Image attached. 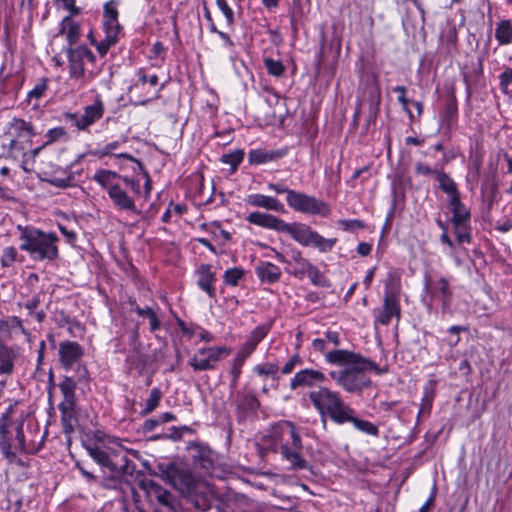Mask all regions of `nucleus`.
<instances>
[{"label": "nucleus", "mask_w": 512, "mask_h": 512, "mask_svg": "<svg viewBox=\"0 0 512 512\" xmlns=\"http://www.w3.org/2000/svg\"><path fill=\"white\" fill-rule=\"evenodd\" d=\"M245 219L250 224L286 233L300 245L316 248L321 253L330 252L337 242V238H324L305 223H286L283 219L269 213L254 211Z\"/></svg>", "instance_id": "obj_1"}, {"label": "nucleus", "mask_w": 512, "mask_h": 512, "mask_svg": "<svg viewBox=\"0 0 512 512\" xmlns=\"http://www.w3.org/2000/svg\"><path fill=\"white\" fill-rule=\"evenodd\" d=\"M271 444L268 449L279 452L282 459L289 464L293 471L311 469L303 457V443L296 425L287 420H281L271 425L268 431Z\"/></svg>", "instance_id": "obj_2"}, {"label": "nucleus", "mask_w": 512, "mask_h": 512, "mask_svg": "<svg viewBox=\"0 0 512 512\" xmlns=\"http://www.w3.org/2000/svg\"><path fill=\"white\" fill-rule=\"evenodd\" d=\"M93 180L107 191L116 209L141 215V210L137 209L134 198L127 191L129 189L135 195H140L141 188L138 179L122 176L112 170L99 169L94 174Z\"/></svg>", "instance_id": "obj_3"}, {"label": "nucleus", "mask_w": 512, "mask_h": 512, "mask_svg": "<svg viewBox=\"0 0 512 512\" xmlns=\"http://www.w3.org/2000/svg\"><path fill=\"white\" fill-rule=\"evenodd\" d=\"M20 250L28 253L35 262H54L59 259V237L54 232H45L32 225H18Z\"/></svg>", "instance_id": "obj_4"}, {"label": "nucleus", "mask_w": 512, "mask_h": 512, "mask_svg": "<svg viewBox=\"0 0 512 512\" xmlns=\"http://www.w3.org/2000/svg\"><path fill=\"white\" fill-rule=\"evenodd\" d=\"M367 371L382 374L386 370L379 369L377 364L369 359V364L350 365V367L330 371L328 375L345 392L361 395L365 390L372 387V381L367 375Z\"/></svg>", "instance_id": "obj_5"}, {"label": "nucleus", "mask_w": 512, "mask_h": 512, "mask_svg": "<svg viewBox=\"0 0 512 512\" xmlns=\"http://www.w3.org/2000/svg\"><path fill=\"white\" fill-rule=\"evenodd\" d=\"M89 456L101 467V486L107 489H116L121 485L122 477L128 473L132 463L127 457H123L122 465L115 463L109 453L97 444L84 445Z\"/></svg>", "instance_id": "obj_6"}, {"label": "nucleus", "mask_w": 512, "mask_h": 512, "mask_svg": "<svg viewBox=\"0 0 512 512\" xmlns=\"http://www.w3.org/2000/svg\"><path fill=\"white\" fill-rule=\"evenodd\" d=\"M308 398L323 419L329 417L338 425H341V419L350 407L339 392L325 386L309 391Z\"/></svg>", "instance_id": "obj_7"}, {"label": "nucleus", "mask_w": 512, "mask_h": 512, "mask_svg": "<svg viewBox=\"0 0 512 512\" xmlns=\"http://www.w3.org/2000/svg\"><path fill=\"white\" fill-rule=\"evenodd\" d=\"M399 293V277H396L393 273H388L382 306L373 310L375 325L388 326L393 318L396 319L397 324L399 323L402 317Z\"/></svg>", "instance_id": "obj_8"}, {"label": "nucleus", "mask_w": 512, "mask_h": 512, "mask_svg": "<svg viewBox=\"0 0 512 512\" xmlns=\"http://www.w3.org/2000/svg\"><path fill=\"white\" fill-rule=\"evenodd\" d=\"M157 467L162 476L182 494L192 496L201 486L189 469L175 462L159 463Z\"/></svg>", "instance_id": "obj_9"}, {"label": "nucleus", "mask_w": 512, "mask_h": 512, "mask_svg": "<svg viewBox=\"0 0 512 512\" xmlns=\"http://www.w3.org/2000/svg\"><path fill=\"white\" fill-rule=\"evenodd\" d=\"M59 389L63 400L59 403L58 409L61 414V424L65 434L74 432V421H76V381L70 376H64L59 383Z\"/></svg>", "instance_id": "obj_10"}, {"label": "nucleus", "mask_w": 512, "mask_h": 512, "mask_svg": "<svg viewBox=\"0 0 512 512\" xmlns=\"http://www.w3.org/2000/svg\"><path fill=\"white\" fill-rule=\"evenodd\" d=\"M118 2L116 0H110L103 6V27L105 31V37L97 44V51L101 57H104L109 49L116 45L119 40V34L122 30L121 25L118 21Z\"/></svg>", "instance_id": "obj_11"}, {"label": "nucleus", "mask_w": 512, "mask_h": 512, "mask_svg": "<svg viewBox=\"0 0 512 512\" xmlns=\"http://www.w3.org/2000/svg\"><path fill=\"white\" fill-rule=\"evenodd\" d=\"M286 202L292 210L303 214L321 217L331 214V207L327 202L296 190L286 197Z\"/></svg>", "instance_id": "obj_12"}, {"label": "nucleus", "mask_w": 512, "mask_h": 512, "mask_svg": "<svg viewBox=\"0 0 512 512\" xmlns=\"http://www.w3.org/2000/svg\"><path fill=\"white\" fill-rule=\"evenodd\" d=\"M149 501L156 503V512H179L180 506L176 498L154 480L143 482Z\"/></svg>", "instance_id": "obj_13"}, {"label": "nucleus", "mask_w": 512, "mask_h": 512, "mask_svg": "<svg viewBox=\"0 0 512 512\" xmlns=\"http://www.w3.org/2000/svg\"><path fill=\"white\" fill-rule=\"evenodd\" d=\"M451 212L450 223L458 244L472 242L471 211L465 204L449 208Z\"/></svg>", "instance_id": "obj_14"}, {"label": "nucleus", "mask_w": 512, "mask_h": 512, "mask_svg": "<svg viewBox=\"0 0 512 512\" xmlns=\"http://www.w3.org/2000/svg\"><path fill=\"white\" fill-rule=\"evenodd\" d=\"M236 407V419L239 424L247 420H253L257 417V411L260 407V401L256 394L244 387L236 393L234 400Z\"/></svg>", "instance_id": "obj_15"}, {"label": "nucleus", "mask_w": 512, "mask_h": 512, "mask_svg": "<svg viewBox=\"0 0 512 512\" xmlns=\"http://www.w3.org/2000/svg\"><path fill=\"white\" fill-rule=\"evenodd\" d=\"M68 58L69 75L72 79H80L85 75L84 61L95 63L96 56L86 45L65 48Z\"/></svg>", "instance_id": "obj_16"}, {"label": "nucleus", "mask_w": 512, "mask_h": 512, "mask_svg": "<svg viewBox=\"0 0 512 512\" xmlns=\"http://www.w3.org/2000/svg\"><path fill=\"white\" fill-rule=\"evenodd\" d=\"M231 349L227 347H203L189 360L188 364L195 371H207L215 368L222 355H229Z\"/></svg>", "instance_id": "obj_17"}, {"label": "nucleus", "mask_w": 512, "mask_h": 512, "mask_svg": "<svg viewBox=\"0 0 512 512\" xmlns=\"http://www.w3.org/2000/svg\"><path fill=\"white\" fill-rule=\"evenodd\" d=\"M187 449L190 451L192 463L195 468L211 473L217 464V454L204 443H190Z\"/></svg>", "instance_id": "obj_18"}, {"label": "nucleus", "mask_w": 512, "mask_h": 512, "mask_svg": "<svg viewBox=\"0 0 512 512\" xmlns=\"http://www.w3.org/2000/svg\"><path fill=\"white\" fill-rule=\"evenodd\" d=\"M327 380L326 375L320 370L304 368L297 371L289 381V388L292 391H299L320 386Z\"/></svg>", "instance_id": "obj_19"}, {"label": "nucleus", "mask_w": 512, "mask_h": 512, "mask_svg": "<svg viewBox=\"0 0 512 512\" xmlns=\"http://www.w3.org/2000/svg\"><path fill=\"white\" fill-rule=\"evenodd\" d=\"M425 289L431 296L430 302L426 303L428 308H431L432 300L436 299L441 302L443 313L450 310L453 299V291L447 278L441 277L432 283L426 282Z\"/></svg>", "instance_id": "obj_20"}, {"label": "nucleus", "mask_w": 512, "mask_h": 512, "mask_svg": "<svg viewBox=\"0 0 512 512\" xmlns=\"http://www.w3.org/2000/svg\"><path fill=\"white\" fill-rule=\"evenodd\" d=\"M435 179L438 181L439 189L447 195L448 208L457 207L464 204L461 201V193L457 183L443 169L435 172Z\"/></svg>", "instance_id": "obj_21"}, {"label": "nucleus", "mask_w": 512, "mask_h": 512, "mask_svg": "<svg viewBox=\"0 0 512 512\" xmlns=\"http://www.w3.org/2000/svg\"><path fill=\"white\" fill-rule=\"evenodd\" d=\"M325 360L329 364L337 365L342 368L350 367V365H358L361 363L369 364V358H366L359 353L344 349L329 351L325 354Z\"/></svg>", "instance_id": "obj_22"}, {"label": "nucleus", "mask_w": 512, "mask_h": 512, "mask_svg": "<svg viewBox=\"0 0 512 512\" xmlns=\"http://www.w3.org/2000/svg\"><path fill=\"white\" fill-rule=\"evenodd\" d=\"M58 355L61 366L68 370L80 361L84 355V349L78 342L66 340L59 344Z\"/></svg>", "instance_id": "obj_23"}, {"label": "nucleus", "mask_w": 512, "mask_h": 512, "mask_svg": "<svg viewBox=\"0 0 512 512\" xmlns=\"http://www.w3.org/2000/svg\"><path fill=\"white\" fill-rule=\"evenodd\" d=\"M46 177L41 178L43 182L50 184L59 189H67L77 187L75 173L72 170L57 166L53 171L46 172Z\"/></svg>", "instance_id": "obj_24"}, {"label": "nucleus", "mask_w": 512, "mask_h": 512, "mask_svg": "<svg viewBox=\"0 0 512 512\" xmlns=\"http://www.w3.org/2000/svg\"><path fill=\"white\" fill-rule=\"evenodd\" d=\"M458 119V105L454 93H450L445 101V105L440 112V127L449 133L456 125Z\"/></svg>", "instance_id": "obj_25"}, {"label": "nucleus", "mask_w": 512, "mask_h": 512, "mask_svg": "<svg viewBox=\"0 0 512 512\" xmlns=\"http://www.w3.org/2000/svg\"><path fill=\"white\" fill-rule=\"evenodd\" d=\"M198 276L197 285L198 287L207 293V295L215 299L216 298V287L215 282L217 281L215 272L212 271L210 264H201L196 271Z\"/></svg>", "instance_id": "obj_26"}, {"label": "nucleus", "mask_w": 512, "mask_h": 512, "mask_svg": "<svg viewBox=\"0 0 512 512\" xmlns=\"http://www.w3.org/2000/svg\"><path fill=\"white\" fill-rule=\"evenodd\" d=\"M4 134L12 135L19 139L26 138L31 142V139L38 133L31 122L26 121L23 118L13 117Z\"/></svg>", "instance_id": "obj_27"}, {"label": "nucleus", "mask_w": 512, "mask_h": 512, "mask_svg": "<svg viewBox=\"0 0 512 512\" xmlns=\"http://www.w3.org/2000/svg\"><path fill=\"white\" fill-rule=\"evenodd\" d=\"M345 423H352L353 426L362 433L377 437L379 435V428L374 423L360 419L357 412L351 406L341 419V425Z\"/></svg>", "instance_id": "obj_28"}, {"label": "nucleus", "mask_w": 512, "mask_h": 512, "mask_svg": "<svg viewBox=\"0 0 512 512\" xmlns=\"http://www.w3.org/2000/svg\"><path fill=\"white\" fill-rule=\"evenodd\" d=\"M105 112V107L103 101L100 96H97L91 105H87L84 107V113L81 115V123L82 129H88L95 122L99 121Z\"/></svg>", "instance_id": "obj_29"}, {"label": "nucleus", "mask_w": 512, "mask_h": 512, "mask_svg": "<svg viewBox=\"0 0 512 512\" xmlns=\"http://www.w3.org/2000/svg\"><path fill=\"white\" fill-rule=\"evenodd\" d=\"M287 149L266 150V149H251L248 153V161L251 165H261L268 162L276 161L284 157Z\"/></svg>", "instance_id": "obj_30"}, {"label": "nucleus", "mask_w": 512, "mask_h": 512, "mask_svg": "<svg viewBox=\"0 0 512 512\" xmlns=\"http://www.w3.org/2000/svg\"><path fill=\"white\" fill-rule=\"evenodd\" d=\"M246 203L253 207L264 208L266 210H272L279 213L285 212L284 204L281 203L277 198L266 196L263 194H250L246 198Z\"/></svg>", "instance_id": "obj_31"}, {"label": "nucleus", "mask_w": 512, "mask_h": 512, "mask_svg": "<svg viewBox=\"0 0 512 512\" xmlns=\"http://www.w3.org/2000/svg\"><path fill=\"white\" fill-rule=\"evenodd\" d=\"M58 34L66 36L67 47L74 46L78 43L81 37L80 25L74 21L73 17L65 16L60 23Z\"/></svg>", "instance_id": "obj_32"}, {"label": "nucleus", "mask_w": 512, "mask_h": 512, "mask_svg": "<svg viewBox=\"0 0 512 512\" xmlns=\"http://www.w3.org/2000/svg\"><path fill=\"white\" fill-rule=\"evenodd\" d=\"M256 275L263 283L273 284L280 280L281 270L271 262H260L255 269Z\"/></svg>", "instance_id": "obj_33"}, {"label": "nucleus", "mask_w": 512, "mask_h": 512, "mask_svg": "<svg viewBox=\"0 0 512 512\" xmlns=\"http://www.w3.org/2000/svg\"><path fill=\"white\" fill-rule=\"evenodd\" d=\"M10 426L11 424H0V451L4 458L9 462H13L17 454L12 449V433Z\"/></svg>", "instance_id": "obj_34"}, {"label": "nucleus", "mask_w": 512, "mask_h": 512, "mask_svg": "<svg viewBox=\"0 0 512 512\" xmlns=\"http://www.w3.org/2000/svg\"><path fill=\"white\" fill-rule=\"evenodd\" d=\"M440 40L447 54H455L458 50V32L456 26L454 24H447L441 32Z\"/></svg>", "instance_id": "obj_35"}, {"label": "nucleus", "mask_w": 512, "mask_h": 512, "mask_svg": "<svg viewBox=\"0 0 512 512\" xmlns=\"http://www.w3.org/2000/svg\"><path fill=\"white\" fill-rule=\"evenodd\" d=\"M434 398V382L429 381V383L426 384L423 389V396L421 398V404L417 414L418 420H420L421 417H428L430 415Z\"/></svg>", "instance_id": "obj_36"}, {"label": "nucleus", "mask_w": 512, "mask_h": 512, "mask_svg": "<svg viewBox=\"0 0 512 512\" xmlns=\"http://www.w3.org/2000/svg\"><path fill=\"white\" fill-rule=\"evenodd\" d=\"M279 371V364L277 362L269 361L257 364L253 368V372L256 373L259 377L271 378L276 382H278L280 379Z\"/></svg>", "instance_id": "obj_37"}, {"label": "nucleus", "mask_w": 512, "mask_h": 512, "mask_svg": "<svg viewBox=\"0 0 512 512\" xmlns=\"http://www.w3.org/2000/svg\"><path fill=\"white\" fill-rule=\"evenodd\" d=\"M495 38L499 45H509L512 42V22L509 19H503L497 23L495 29Z\"/></svg>", "instance_id": "obj_38"}, {"label": "nucleus", "mask_w": 512, "mask_h": 512, "mask_svg": "<svg viewBox=\"0 0 512 512\" xmlns=\"http://www.w3.org/2000/svg\"><path fill=\"white\" fill-rule=\"evenodd\" d=\"M15 352L13 349L0 345V374H11L14 368Z\"/></svg>", "instance_id": "obj_39"}, {"label": "nucleus", "mask_w": 512, "mask_h": 512, "mask_svg": "<svg viewBox=\"0 0 512 512\" xmlns=\"http://www.w3.org/2000/svg\"><path fill=\"white\" fill-rule=\"evenodd\" d=\"M49 79L46 77H42L39 79V81L36 83V85L33 87L32 90H30L27 94V102L31 103L33 100H36L35 103H33V109L39 108L38 100H40L46 93L49 87Z\"/></svg>", "instance_id": "obj_40"}, {"label": "nucleus", "mask_w": 512, "mask_h": 512, "mask_svg": "<svg viewBox=\"0 0 512 512\" xmlns=\"http://www.w3.org/2000/svg\"><path fill=\"white\" fill-rule=\"evenodd\" d=\"M13 329H20L24 335H29L18 316H8L0 320V334L9 335Z\"/></svg>", "instance_id": "obj_41"}, {"label": "nucleus", "mask_w": 512, "mask_h": 512, "mask_svg": "<svg viewBox=\"0 0 512 512\" xmlns=\"http://www.w3.org/2000/svg\"><path fill=\"white\" fill-rule=\"evenodd\" d=\"M125 362L127 369L130 372L136 371L138 375H142L146 367V360L144 356L138 352H133L129 354Z\"/></svg>", "instance_id": "obj_42"}, {"label": "nucleus", "mask_w": 512, "mask_h": 512, "mask_svg": "<svg viewBox=\"0 0 512 512\" xmlns=\"http://www.w3.org/2000/svg\"><path fill=\"white\" fill-rule=\"evenodd\" d=\"M244 150L236 149L231 153L223 154L220 161L224 164L230 165V173L233 174L237 171L238 166L244 159Z\"/></svg>", "instance_id": "obj_43"}, {"label": "nucleus", "mask_w": 512, "mask_h": 512, "mask_svg": "<svg viewBox=\"0 0 512 512\" xmlns=\"http://www.w3.org/2000/svg\"><path fill=\"white\" fill-rule=\"evenodd\" d=\"M162 396L163 394L161 390L157 387H154L151 390L148 399L146 400L145 408L141 411V415H148L152 413L158 407Z\"/></svg>", "instance_id": "obj_44"}, {"label": "nucleus", "mask_w": 512, "mask_h": 512, "mask_svg": "<svg viewBox=\"0 0 512 512\" xmlns=\"http://www.w3.org/2000/svg\"><path fill=\"white\" fill-rule=\"evenodd\" d=\"M16 261L23 262L24 257L18 258V252L14 246L4 248L0 259L2 267H11Z\"/></svg>", "instance_id": "obj_45"}, {"label": "nucleus", "mask_w": 512, "mask_h": 512, "mask_svg": "<svg viewBox=\"0 0 512 512\" xmlns=\"http://www.w3.org/2000/svg\"><path fill=\"white\" fill-rule=\"evenodd\" d=\"M169 430L171 431V433L169 435L159 434V435L153 436L152 439L153 440L172 439L173 441H178L182 438L183 433H194L195 432L194 429H192L191 427L186 426V425L180 426V427L172 426Z\"/></svg>", "instance_id": "obj_46"}, {"label": "nucleus", "mask_w": 512, "mask_h": 512, "mask_svg": "<svg viewBox=\"0 0 512 512\" xmlns=\"http://www.w3.org/2000/svg\"><path fill=\"white\" fill-rule=\"evenodd\" d=\"M307 276L310 278L312 284L315 286L322 288H329L331 286L329 279L326 278L315 265L311 267Z\"/></svg>", "instance_id": "obj_47"}, {"label": "nucleus", "mask_w": 512, "mask_h": 512, "mask_svg": "<svg viewBox=\"0 0 512 512\" xmlns=\"http://www.w3.org/2000/svg\"><path fill=\"white\" fill-rule=\"evenodd\" d=\"M244 274L245 271L243 268H230L224 272L223 280L227 285L237 286L239 284V281L243 278Z\"/></svg>", "instance_id": "obj_48"}, {"label": "nucleus", "mask_w": 512, "mask_h": 512, "mask_svg": "<svg viewBox=\"0 0 512 512\" xmlns=\"http://www.w3.org/2000/svg\"><path fill=\"white\" fill-rule=\"evenodd\" d=\"M263 63L268 74L272 76L279 77L285 71V67L280 60H274L272 58L266 57L263 59Z\"/></svg>", "instance_id": "obj_49"}, {"label": "nucleus", "mask_w": 512, "mask_h": 512, "mask_svg": "<svg viewBox=\"0 0 512 512\" xmlns=\"http://www.w3.org/2000/svg\"><path fill=\"white\" fill-rule=\"evenodd\" d=\"M270 327L266 325L257 326L248 336L247 342L257 348L258 344L266 337Z\"/></svg>", "instance_id": "obj_50"}, {"label": "nucleus", "mask_w": 512, "mask_h": 512, "mask_svg": "<svg viewBox=\"0 0 512 512\" xmlns=\"http://www.w3.org/2000/svg\"><path fill=\"white\" fill-rule=\"evenodd\" d=\"M244 363L245 362H242L235 358L232 361V366H231V370H230V374H231L232 378H231V381L229 384V388L231 391H235V389L237 387L238 380L240 378V375L242 372V367H243Z\"/></svg>", "instance_id": "obj_51"}, {"label": "nucleus", "mask_w": 512, "mask_h": 512, "mask_svg": "<svg viewBox=\"0 0 512 512\" xmlns=\"http://www.w3.org/2000/svg\"><path fill=\"white\" fill-rule=\"evenodd\" d=\"M75 468L79 470V472L82 474V476L85 478L86 482L88 484H99L101 485L102 477H99L89 471L83 462L76 461L75 462Z\"/></svg>", "instance_id": "obj_52"}, {"label": "nucleus", "mask_w": 512, "mask_h": 512, "mask_svg": "<svg viewBox=\"0 0 512 512\" xmlns=\"http://www.w3.org/2000/svg\"><path fill=\"white\" fill-rule=\"evenodd\" d=\"M393 91L399 93L398 102L402 105L403 110L408 114L409 119L412 121L413 114L411 110L408 108V104L411 102L406 98L407 88L405 86H396L393 88Z\"/></svg>", "instance_id": "obj_53"}, {"label": "nucleus", "mask_w": 512, "mask_h": 512, "mask_svg": "<svg viewBox=\"0 0 512 512\" xmlns=\"http://www.w3.org/2000/svg\"><path fill=\"white\" fill-rule=\"evenodd\" d=\"M313 266L312 263L306 258L302 259L300 262L295 264V268L290 273L293 274L297 278H303L305 275L308 274L309 270Z\"/></svg>", "instance_id": "obj_54"}, {"label": "nucleus", "mask_w": 512, "mask_h": 512, "mask_svg": "<svg viewBox=\"0 0 512 512\" xmlns=\"http://www.w3.org/2000/svg\"><path fill=\"white\" fill-rule=\"evenodd\" d=\"M23 426H24V420H20L15 427V439L17 441L19 450L21 452L26 453L27 448H26L25 434H24Z\"/></svg>", "instance_id": "obj_55"}, {"label": "nucleus", "mask_w": 512, "mask_h": 512, "mask_svg": "<svg viewBox=\"0 0 512 512\" xmlns=\"http://www.w3.org/2000/svg\"><path fill=\"white\" fill-rule=\"evenodd\" d=\"M512 84V68H506L499 75V86L501 91L506 94L508 92V87Z\"/></svg>", "instance_id": "obj_56"}, {"label": "nucleus", "mask_w": 512, "mask_h": 512, "mask_svg": "<svg viewBox=\"0 0 512 512\" xmlns=\"http://www.w3.org/2000/svg\"><path fill=\"white\" fill-rule=\"evenodd\" d=\"M216 4L221 12L224 14L227 24L232 26L234 24V12L228 5L226 0H216Z\"/></svg>", "instance_id": "obj_57"}, {"label": "nucleus", "mask_w": 512, "mask_h": 512, "mask_svg": "<svg viewBox=\"0 0 512 512\" xmlns=\"http://www.w3.org/2000/svg\"><path fill=\"white\" fill-rule=\"evenodd\" d=\"M66 135V130L63 127H55L52 129H49L46 133L47 141L44 143V145H50L56 140L64 137Z\"/></svg>", "instance_id": "obj_58"}, {"label": "nucleus", "mask_w": 512, "mask_h": 512, "mask_svg": "<svg viewBox=\"0 0 512 512\" xmlns=\"http://www.w3.org/2000/svg\"><path fill=\"white\" fill-rule=\"evenodd\" d=\"M255 347L249 342L245 341L239 348L235 359L245 362L246 359L255 351Z\"/></svg>", "instance_id": "obj_59"}, {"label": "nucleus", "mask_w": 512, "mask_h": 512, "mask_svg": "<svg viewBox=\"0 0 512 512\" xmlns=\"http://www.w3.org/2000/svg\"><path fill=\"white\" fill-rule=\"evenodd\" d=\"M81 114L77 112H64L62 113V120L65 122H70L73 126H75L78 130L86 131V129H82L80 126Z\"/></svg>", "instance_id": "obj_60"}, {"label": "nucleus", "mask_w": 512, "mask_h": 512, "mask_svg": "<svg viewBox=\"0 0 512 512\" xmlns=\"http://www.w3.org/2000/svg\"><path fill=\"white\" fill-rule=\"evenodd\" d=\"M56 3H61L63 8L69 11L71 17L81 14V8L76 6V0H54Z\"/></svg>", "instance_id": "obj_61"}, {"label": "nucleus", "mask_w": 512, "mask_h": 512, "mask_svg": "<svg viewBox=\"0 0 512 512\" xmlns=\"http://www.w3.org/2000/svg\"><path fill=\"white\" fill-rule=\"evenodd\" d=\"M198 491L199 489L192 496L187 497L197 509L206 511L209 508V503L205 497L198 495Z\"/></svg>", "instance_id": "obj_62"}, {"label": "nucleus", "mask_w": 512, "mask_h": 512, "mask_svg": "<svg viewBox=\"0 0 512 512\" xmlns=\"http://www.w3.org/2000/svg\"><path fill=\"white\" fill-rule=\"evenodd\" d=\"M43 296V292L37 293L24 304V307L29 311V315H33L34 311H36L37 307L42 301Z\"/></svg>", "instance_id": "obj_63"}, {"label": "nucleus", "mask_w": 512, "mask_h": 512, "mask_svg": "<svg viewBox=\"0 0 512 512\" xmlns=\"http://www.w3.org/2000/svg\"><path fill=\"white\" fill-rule=\"evenodd\" d=\"M470 157L472 159L473 168L475 169L476 173L479 174L483 164V152L481 151V149H476L474 153L471 150Z\"/></svg>", "instance_id": "obj_64"}]
</instances>
